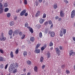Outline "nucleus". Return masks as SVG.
<instances>
[{"label":"nucleus","instance_id":"obj_1","mask_svg":"<svg viewBox=\"0 0 75 75\" xmlns=\"http://www.w3.org/2000/svg\"><path fill=\"white\" fill-rule=\"evenodd\" d=\"M55 50L56 51V53L58 54V56L60 55V53H61V51L59 49V48L57 47L55 48Z\"/></svg>","mask_w":75,"mask_h":75},{"label":"nucleus","instance_id":"obj_2","mask_svg":"<svg viewBox=\"0 0 75 75\" xmlns=\"http://www.w3.org/2000/svg\"><path fill=\"white\" fill-rule=\"evenodd\" d=\"M71 18H73L75 17V11L73 10L71 12Z\"/></svg>","mask_w":75,"mask_h":75},{"label":"nucleus","instance_id":"obj_3","mask_svg":"<svg viewBox=\"0 0 75 75\" xmlns=\"http://www.w3.org/2000/svg\"><path fill=\"white\" fill-rule=\"evenodd\" d=\"M69 54L70 57L71 56V55L74 56V55H75V52H74L73 50H71L69 51Z\"/></svg>","mask_w":75,"mask_h":75},{"label":"nucleus","instance_id":"obj_4","mask_svg":"<svg viewBox=\"0 0 75 75\" xmlns=\"http://www.w3.org/2000/svg\"><path fill=\"white\" fill-rule=\"evenodd\" d=\"M60 15L61 17H64L65 16V13L62 11H61L60 12Z\"/></svg>","mask_w":75,"mask_h":75},{"label":"nucleus","instance_id":"obj_5","mask_svg":"<svg viewBox=\"0 0 75 75\" xmlns=\"http://www.w3.org/2000/svg\"><path fill=\"white\" fill-rule=\"evenodd\" d=\"M26 13V10H23V11H22L21 13H20V15L21 16H23L24 15V14Z\"/></svg>","mask_w":75,"mask_h":75},{"label":"nucleus","instance_id":"obj_6","mask_svg":"<svg viewBox=\"0 0 75 75\" xmlns=\"http://www.w3.org/2000/svg\"><path fill=\"white\" fill-rule=\"evenodd\" d=\"M41 52V50L39 49H36L35 48V52L37 54H40Z\"/></svg>","mask_w":75,"mask_h":75},{"label":"nucleus","instance_id":"obj_7","mask_svg":"<svg viewBox=\"0 0 75 75\" xmlns=\"http://www.w3.org/2000/svg\"><path fill=\"white\" fill-rule=\"evenodd\" d=\"M27 28H29V30L30 31V33H31L32 34H33V33H34V31H33V28L29 26H28Z\"/></svg>","mask_w":75,"mask_h":75},{"label":"nucleus","instance_id":"obj_8","mask_svg":"<svg viewBox=\"0 0 75 75\" xmlns=\"http://www.w3.org/2000/svg\"><path fill=\"white\" fill-rule=\"evenodd\" d=\"M13 31L12 29H10L8 32L9 35L10 36L11 35L13 34Z\"/></svg>","mask_w":75,"mask_h":75},{"label":"nucleus","instance_id":"obj_9","mask_svg":"<svg viewBox=\"0 0 75 75\" xmlns=\"http://www.w3.org/2000/svg\"><path fill=\"white\" fill-rule=\"evenodd\" d=\"M45 21V20L44 19H42V18L41 19H40L39 20V23L40 24H42Z\"/></svg>","mask_w":75,"mask_h":75},{"label":"nucleus","instance_id":"obj_10","mask_svg":"<svg viewBox=\"0 0 75 75\" xmlns=\"http://www.w3.org/2000/svg\"><path fill=\"white\" fill-rule=\"evenodd\" d=\"M20 32V30H16L15 31H13V33H15L16 35H17Z\"/></svg>","mask_w":75,"mask_h":75},{"label":"nucleus","instance_id":"obj_11","mask_svg":"<svg viewBox=\"0 0 75 75\" xmlns=\"http://www.w3.org/2000/svg\"><path fill=\"white\" fill-rule=\"evenodd\" d=\"M55 33L54 32H52L50 33V36L51 37H54L55 36Z\"/></svg>","mask_w":75,"mask_h":75},{"label":"nucleus","instance_id":"obj_12","mask_svg":"<svg viewBox=\"0 0 75 75\" xmlns=\"http://www.w3.org/2000/svg\"><path fill=\"white\" fill-rule=\"evenodd\" d=\"M11 68L12 69H15V65L14 64V63H13L10 66Z\"/></svg>","mask_w":75,"mask_h":75},{"label":"nucleus","instance_id":"obj_13","mask_svg":"<svg viewBox=\"0 0 75 75\" xmlns=\"http://www.w3.org/2000/svg\"><path fill=\"white\" fill-rule=\"evenodd\" d=\"M64 34L63 33V31L62 30H60V33L59 35L61 37H62L63 36Z\"/></svg>","mask_w":75,"mask_h":75},{"label":"nucleus","instance_id":"obj_14","mask_svg":"<svg viewBox=\"0 0 75 75\" xmlns=\"http://www.w3.org/2000/svg\"><path fill=\"white\" fill-rule=\"evenodd\" d=\"M35 40V38L33 37H31L30 38V41H31L32 42H34V40Z\"/></svg>","mask_w":75,"mask_h":75},{"label":"nucleus","instance_id":"obj_15","mask_svg":"<svg viewBox=\"0 0 75 75\" xmlns=\"http://www.w3.org/2000/svg\"><path fill=\"white\" fill-rule=\"evenodd\" d=\"M47 58H49L51 57V53L50 52H48L47 54Z\"/></svg>","mask_w":75,"mask_h":75},{"label":"nucleus","instance_id":"obj_16","mask_svg":"<svg viewBox=\"0 0 75 75\" xmlns=\"http://www.w3.org/2000/svg\"><path fill=\"white\" fill-rule=\"evenodd\" d=\"M14 21H11L10 23V26H13V25H14Z\"/></svg>","mask_w":75,"mask_h":75},{"label":"nucleus","instance_id":"obj_17","mask_svg":"<svg viewBox=\"0 0 75 75\" xmlns=\"http://www.w3.org/2000/svg\"><path fill=\"white\" fill-rule=\"evenodd\" d=\"M34 70L36 72H38V67L37 66H35L34 68Z\"/></svg>","mask_w":75,"mask_h":75},{"label":"nucleus","instance_id":"obj_18","mask_svg":"<svg viewBox=\"0 0 75 75\" xmlns=\"http://www.w3.org/2000/svg\"><path fill=\"white\" fill-rule=\"evenodd\" d=\"M23 56L25 57L26 55H27V51H26L23 52Z\"/></svg>","mask_w":75,"mask_h":75},{"label":"nucleus","instance_id":"obj_19","mask_svg":"<svg viewBox=\"0 0 75 75\" xmlns=\"http://www.w3.org/2000/svg\"><path fill=\"white\" fill-rule=\"evenodd\" d=\"M10 56L11 58H13L14 57V54H13V53L12 51L11 52Z\"/></svg>","mask_w":75,"mask_h":75},{"label":"nucleus","instance_id":"obj_20","mask_svg":"<svg viewBox=\"0 0 75 75\" xmlns=\"http://www.w3.org/2000/svg\"><path fill=\"white\" fill-rule=\"evenodd\" d=\"M40 11H38L37 13H36V17H38L39 15H40Z\"/></svg>","mask_w":75,"mask_h":75},{"label":"nucleus","instance_id":"obj_21","mask_svg":"<svg viewBox=\"0 0 75 75\" xmlns=\"http://www.w3.org/2000/svg\"><path fill=\"white\" fill-rule=\"evenodd\" d=\"M57 7H58L57 4H54V5L53 8H54V9H56V8H57Z\"/></svg>","mask_w":75,"mask_h":75},{"label":"nucleus","instance_id":"obj_22","mask_svg":"<svg viewBox=\"0 0 75 75\" xmlns=\"http://www.w3.org/2000/svg\"><path fill=\"white\" fill-rule=\"evenodd\" d=\"M26 62L28 65H30V64H31V62L30 60L27 61Z\"/></svg>","mask_w":75,"mask_h":75},{"label":"nucleus","instance_id":"obj_23","mask_svg":"<svg viewBox=\"0 0 75 75\" xmlns=\"http://www.w3.org/2000/svg\"><path fill=\"white\" fill-rule=\"evenodd\" d=\"M40 46H41V45L40 44H37L35 47L36 49H38V47H40Z\"/></svg>","mask_w":75,"mask_h":75},{"label":"nucleus","instance_id":"obj_24","mask_svg":"<svg viewBox=\"0 0 75 75\" xmlns=\"http://www.w3.org/2000/svg\"><path fill=\"white\" fill-rule=\"evenodd\" d=\"M47 17V15L45 13H44L43 15L42 18H45Z\"/></svg>","mask_w":75,"mask_h":75},{"label":"nucleus","instance_id":"obj_25","mask_svg":"<svg viewBox=\"0 0 75 75\" xmlns=\"http://www.w3.org/2000/svg\"><path fill=\"white\" fill-rule=\"evenodd\" d=\"M43 61H44V57H41L40 59V62H43Z\"/></svg>","mask_w":75,"mask_h":75},{"label":"nucleus","instance_id":"obj_26","mask_svg":"<svg viewBox=\"0 0 75 75\" xmlns=\"http://www.w3.org/2000/svg\"><path fill=\"white\" fill-rule=\"evenodd\" d=\"M6 39V38L5 37H3L2 38H0V40L1 41H2L3 40V41H5Z\"/></svg>","mask_w":75,"mask_h":75},{"label":"nucleus","instance_id":"obj_27","mask_svg":"<svg viewBox=\"0 0 75 75\" xmlns=\"http://www.w3.org/2000/svg\"><path fill=\"white\" fill-rule=\"evenodd\" d=\"M8 7V5L7 4V3H4V7Z\"/></svg>","mask_w":75,"mask_h":75},{"label":"nucleus","instance_id":"obj_28","mask_svg":"<svg viewBox=\"0 0 75 75\" xmlns=\"http://www.w3.org/2000/svg\"><path fill=\"white\" fill-rule=\"evenodd\" d=\"M14 65L15 68H17L18 67V63H16V64H14Z\"/></svg>","mask_w":75,"mask_h":75},{"label":"nucleus","instance_id":"obj_29","mask_svg":"<svg viewBox=\"0 0 75 75\" xmlns=\"http://www.w3.org/2000/svg\"><path fill=\"white\" fill-rule=\"evenodd\" d=\"M4 59L3 57H0V61H3Z\"/></svg>","mask_w":75,"mask_h":75},{"label":"nucleus","instance_id":"obj_30","mask_svg":"<svg viewBox=\"0 0 75 75\" xmlns=\"http://www.w3.org/2000/svg\"><path fill=\"white\" fill-rule=\"evenodd\" d=\"M53 45V43L52 42V41H50V43L49 44L50 47H52Z\"/></svg>","mask_w":75,"mask_h":75},{"label":"nucleus","instance_id":"obj_31","mask_svg":"<svg viewBox=\"0 0 75 75\" xmlns=\"http://www.w3.org/2000/svg\"><path fill=\"white\" fill-rule=\"evenodd\" d=\"M3 8V4L1 3H0V9L2 10Z\"/></svg>","mask_w":75,"mask_h":75},{"label":"nucleus","instance_id":"obj_32","mask_svg":"<svg viewBox=\"0 0 75 75\" xmlns=\"http://www.w3.org/2000/svg\"><path fill=\"white\" fill-rule=\"evenodd\" d=\"M39 36L40 38H42V33L40 32L39 33Z\"/></svg>","mask_w":75,"mask_h":75},{"label":"nucleus","instance_id":"obj_33","mask_svg":"<svg viewBox=\"0 0 75 75\" xmlns=\"http://www.w3.org/2000/svg\"><path fill=\"white\" fill-rule=\"evenodd\" d=\"M9 71L10 72H11V71H13V69H12L11 67L10 68H9Z\"/></svg>","mask_w":75,"mask_h":75},{"label":"nucleus","instance_id":"obj_34","mask_svg":"<svg viewBox=\"0 0 75 75\" xmlns=\"http://www.w3.org/2000/svg\"><path fill=\"white\" fill-rule=\"evenodd\" d=\"M7 17H10L11 14L10 13H8L7 14Z\"/></svg>","mask_w":75,"mask_h":75},{"label":"nucleus","instance_id":"obj_35","mask_svg":"<svg viewBox=\"0 0 75 75\" xmlns=\"http://www.w3.org/2000/svg\"><path fill=\"white\" fill-rule=\"evenodd\" d=\"M18 51L19 50L18 49H17L16 50L15 53L16 54H18Z\"/></svg>","mask_w":75,"mask_h":75},{"label":"nucleus","instance_id":"obj_36","mask_svg":"<svg viewBox=\"0 0 75 75\" xmlns=\"http://www.w3.org/2000/svg\"><path fill=\"white\" fill-rule=\"evenodd\" d=\"M66 72L67 74L68 75V74H70V71H69V70H66Z\"/></svg>","mask_w":75,"mask_h":75},{"label":"nucleus","instance_id":"obj_37","mask_svg":"<svg viewBox=\"0 0 75 75\" xmlns=\"http://www.w3.org/2000/svg\"><path fill=\"white\" fill-rule=\"evenodd\" d=\"M13 20H17V16H13Z\"/></svg>","mask_w":75,"mask_h":75},{"label":"nucleus","instance_id":"obj_38","mask_svg":"<svg viewBox=\"0 0 75 75\" xmlns=\"http://www.w3.org/2000/svg\"><path fill=\"white\" fill-rule=\"evenodd\" d=\"M17 69H16L13 71V72L14 73H16V72H17Z\"/></svg>","mask_w":75,"mask_h":75},{"label":"nucleus","instance_id":"obj_39","mask_svg":"<svg viewBox=\"0 0 75 75\" xmlns=\"http://www.w3.org/2000/svg\"><path fill=\"white\" fill-rule=\"evenodd\" d=\"M25 37V34H23V35L22 36L21 39H24Z\"/></svg>","mask_w":75,"mask_h":75},{"label":"nucleus","instance_id":"obj_40","mask_svg":"<svg viewBox=\"0 0 75 75\" xmlns=\"http://www.w3.org/2000/svg\"><path fill=\"white\" fill-rule=\"evenodd\" d=\"M25 27H27V26H28V23H27L26 22L25 23Z\"/></svg>","mask_w":75,"mask_h":75},{"label":"nucleus","instance_id":"obj_41","mask_svg":"<svg viewBox=\"0 0 75 75\" xmlns=\"http://www.w3.org/2000/svg\"><path fill=\"white\" fill-rule=\"evenodd\" d=\"M0 52L1 54H3V53H4L3 50H2V49H0Z\"/></svg>","mask_w":75,"mask_h":75},{"label":"nucleus","instance_id":"obj_42","mask_svg":"<svg viewBox=\"0 0 75 75\" xmlns=\"http://www.w3.org/2000/svg\"><path fill=\"white\" fill-rule=\"evenodd\" d=\"M4 67V65H3V64H2L0 66V68L1 69H3V68Z\"/></svg>","mask_w":75,"mask_h":75},{"label":"nucleus","instance_id":"obj_43","mask_svg":"<svg viewBox=\"0 0 75 75\" xmlns=\"http://www.w3.org/2000/svg\"><path fill=\"white\" fill-rule=\"evenodd\" d=\"M45 67V65L43 64V65L42 66V69H44Z\"/></svg>","mask_w":75,"mask_h":75},{"label":"nucleus","instance_id":"obj_44","mask_svg":"<svg viewBox=\"0 0 75 75\" xmlns=\"http://www.w3.org/2000/svg\"><path fill=\"white\" fill-rule=\"evenodd\" d=\"M66 29H64L63 34H66Z\"/></svg>","mask_w":75,"mask_h":75},{"label":"nucleus","instance_id":"obj_45","mask_svg":"<svg viewBox=\"0 0 75 75\" xmlns=\"http://www.w3.org/2000/svg\"><path fill=\"white\" fill-rule=\"evenodd\" d=\"M52 24V21L51 20L50 21H49V24L50 25H51V24Z\"/></svg>","mask_w":75,"mask_h":75},{"label":"nucleus","instance_id":"obj_46","mask_svg":"<svg viewBox=\"0 0 75 75\" xmlns=\"http://www.w3.org/2000/svg\"><path fill=\"white\" fill-rule=\"evenodd\" d=\"M44 24L45 25H48V23L47 21H46L45 22Z\"/></svg>","mask_w":75,"mask_h":75},{"label":"nucleus","instance_id":"obj_47","mask_svg":"<svg viewBox=\"0 0 75 75\" xmlns=\"http://www.w3.org/2000/svg\"><path fill=\"white\" fill-rule=\"evenodd\" d=\"M65 65H62L61 67L62 68H65Z\"/></svg>","mask_w":75,"mask_h":75},{"label":"nucleus","instance_id":"obj_48","mask_svg":"<svg viewBox=\"0 0 75 75\" xmlns=\"http://www.w3.org/2000/svg\"><path fill=\"white\" fill-rule=\"evenodd\" d=\"M47 45L46 44H45L43 46V47L45 49L46 47H47Z\"/></svg>","mask_w":75,"mask_h":75},{"label":"nucleus","instance_id":"obj_49","mask_svg":"<svg viewBox=\"0 0 75 75\" xmlns=\"http://www.w3.org/2000/svg\"><path fill=\"white\" fill-rule=\"evenodd\" d=\"M45 49L44 48V47H41V51H44Z\"/></svg>","mask_w":75,"mask_h":75},{"label":"nucleus","instance_id":"obj_50","mask_svg":"<svg viewBox=\"0 0 75 75\" xmlns=\"http://www.w3.org/2000/svg\"><path fill=\"white\" fill-rule=\"evenodd\" d=\"M3 10H0V14H1L3 13Z\"/></svg>","mask_w":75,"mask_h":75},{"label":"nucleus","instance_id":"obj_51","mask_svg":"<svg viewBox=\"0 0 75 75\" xmlns=\"http://www.w3.org/2000/svg\"><path fill=\"white\" fill-rule=\"evenodd\" d=\"M24 4H27V1L26 0H24Z\"/></svg>","mask_w":75,"mask_h":75},{"label":"nucleus","instance_id":"obj_52","mask_svg":"<svg viewBox=\"0 0 75 75\" xmlns=\"http://www.w3.org/2000/svg\"><path fill=\"white\" fill-rule=\"evenodd\" d=\"M49 31V30H48V29H46L45 31V32L47 33H48Z\"/></svg>","mask_w":75,"mask_h":75},{"label":"nucleus","instance_id":"obj_53","mask_svg":"<svg viewBox=\"0 0 75 75\" xmlns=\"http://www.w3.org/2000/svg\"><path fill=\"white\" fill-rule=\"evenodd\" d=\"M52 27H53V24H52L50 26V29H52Z\"/></svg>","mask_w":75,"mask_h":75},{"label":"nucleus","instance_id":"obj_54","mask_svg":"<svg viewBox=\"0 0 75 75\" xmlns=\"http://www.w3.org/2000/svg\"><path fill=\"white\" fill-rule=\"evenodd\" d=\"M59 18V17L56 16L55 18V20H58Z\"/></svg>","mask_w":75,"mask_h":75},{"label":"nucleus","instance_id":"obj_55","mask_svg":"<svg viewBox=\"0 0 75 75\" xmlns=\"http://www.w3.org/2000/svg\"><path fill=\"white\" fill-rule=\"evenodd\" d=\"M40 27H41V25H38V28H40Z\"/></svg>","mask_w":75,"mask_h":75},{"label":"nucleus","instance_id":"obj_56","mask_svg":"<svg viewBox=\"0 0 75 75\" xmlns=\"http://www.w3.org/2000/svg\"><path fill=\"white\" fill-rule=\"evenodd\" d=\"M28 16V13H25V16L27 17Z\"/></svg>","mask_w":75,"mask_h":75},{"label":"nucleus","instance_id":"obj_57","mask_svg":"<svg viewBox=\"0 0 75 75\" xmlns=\"http://www.w3.org/2000/svg\"><path fill=\"white\" fill-rule=\"evenodd\" d=\"M19 34L20 36H22V35H23V33H22V32H20V33H19Z\"/></svg>","mask_w":75,"mask_h":75},{"label":"nucleus","instance_id":"obj_58","mask_svg":"<svg viewBox=\"0 0 75 75\" xmlns=\"http://www.w3.org/2000/svg\"><path fill=\"white\" fill-rule=\"evenodd\" d=\"M8 67V64H7L6 65V66H5V69H7V67Z\"/></svg>","mask_w":75,"mask_h":75},{"label":"nucleus","instance_id":"obj_59","mask_svg":"<svg viewBox=\"0 0 75 75\" xmlns=\"http://www.w3.org/2000/svg\"><path fill=\"white\" fill-rule=\"evenodd\" d=\"M59 48L60 50H62V47L61 46H60L59 47Z\"/></svg>","mask_w":75,"mask_h":75},{"label":"nucleus","instance_id":"obj_60","mask_svg":"<svg viewBox=\"0 0 75 75\" xmlns=\"http://www.w3.org/2000/svg\"><path fill=\"white\" fill-rule=\"evenodd\" d=\"M1 36L2 37H4V35L3 33H1Z\"/></svg>","mask_w":75,"mask_h":75},{"label":"nucleus","instance_id":"obj_61","mask_svg":"<svg viewBox=\"0 0 75 75\" xmlns=\"http://www.w3.org/2000/svg\"><path fill=\"white\" fill-rule=\"evenodd\" d=\"M64 2H65V3H68V2L67 0H65L64 1Z\"/></svg>","mask_w":75,"mask_h":75},{"label":"nucleus","instance_id":"obj_62","mask_svg":"<svg viewBox=\"0 0 75 75\" xmlns=\"http://www.w3.org/2000/svg\"><path fill=\"white\" fill-rule=\"evenodd\" d=\"M35 4L36 6H38V3L37 2H36L35 3Z\"/></svg>","mask_w":75,"mask_h":75},{"label":"nucleus","instance_id":"obj_63","mask_svg":"<svg viewBox=\"0 0 75 75\" xmlns=\"http://www.w3.org/2000/svg\"><path fill=\"white\" fill-rule=\"evenodd\" d=\"M38 1L39 3H41L42 1V0H39Z\"/></svg>","mask_w":75,"mask_h":75},{"label":"nucleus","instance_id":"obj_64","mask_svg":"<svg viewBox=\"0 0 75 75\" xmlns=\"http://www.w3.org/2000/svg\"><path fill=\"white\" fill-rule=\"evenodd\" d=\"M23 71L24 72H25L26 71V69H23Z\"/></svg>","mask_w":75,"mask_h":75}]
</instances>
